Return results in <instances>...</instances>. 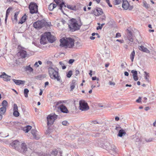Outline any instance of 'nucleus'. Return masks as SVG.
<instances>
[{
	"mask_svg": "<svg viewBox=\"0 0 156 156\" xmlns=\"http://www.w3.org/2000/svg\"><path fill=\"white\" fill-rule=\"evenodd\" d=\"M48 69L50 78L53 80H56L62 84V81L59 74L58 69L57 68H53L50 66L48 67Z\"/></svg>",
	"mask_w": 156,
	"mask_h": 156,
	"instance_id": "obj_1",
	"label": "nucleus"
},
{
	"mask_svg": "<svg viewBox=\"0 0 156 156\" xmlns=\"http://www.w3.org/2000/svg\"><path fill=\"white\" fill-rule=\"evenodd\" d=\"M60 46L62 47H64L66 48H72L74 46V39L71 38H67L65 39L63 38L60 40Z\"/></svg>",
	"mask_w": 156,
	"mask_h": 156,
	"instance_id": "obj_2",
	"label": "nucleus"
},
{
	"mask_svg": "<svg viewBox=\"0 0 156 156\" xmlns=\"http://www.w3.org/2000/svg\"><path fill=\"white\" fill-rule=\"evenodd\" d=\"M72 20L71 23L69 25L70 30L72 31L79 30L82 24L80 22V20L78 21L76 20L75 19Z\"/></svg>",
	"mask_w": 156,
	"mask_h": 156,
	"instance_id": "obj_3",
	"label": "nucleus"
},
{
	"mask_svg": "<svg viewBox=\"0 0 156 156\" xmlns=\"http://www.w3.org/2000/svg\"><path fill=\"white\" fill-rule=\"evenodd\" d=\"M17 151L22 153L25 154L27 156H28L29 155V152H31V150L30 149H27V145L24 142L22 143L21 144L20 147H19Z\"/></svg>",
	"mask_w": 156,
	"mask_h": 156,
	"instance_id": "obj_4",
	"label": "nucleus"
},
{
	"mask_svg": "<svg viewBox=\"0 0 156 156\" xmlns=\"http://www.w3.org/2000/svg\"><path fill=\"white\" fill-rule=\"evenodd\" d=\"M29 8L31 13H36L38 12V6L36 3L31 2L29 5Z\"/></svg>",
	"mask_w": 156,
	"mask_h": 156,
	"instance_id": "obj_5",
	"label": "nucleus"
},
{
	"mask_svg": "<svg viewBox=\"0 0 156 156\" xmlns=\"http://www.w3.org/2000/svg\"><path fill=\"white\" fill-rule=\"evenodd\" d=\"M47 22L44 20L38 21L33 24V27L36 29H40L44 27Z\"/></svg>",
	"mask_w": 156,
	"mask_h": 156,
	"instance_id": "obj_6",
	"label": "nucleus"
},
{
	"mask_svg": "<svg viewBox=\"0 0 156 156\" xmlns=\"http://www.w3.org/2000/svg\"><path fill=\"white\" fill-rule=\"evenodd\" d=\"M57 115L55 114H50L48 116L47 119L48 125H51L53 124L55 120L57 119Z\"/></svg>",
	"mask_w": 156,
	"mask_h": 156,
	"instance_id": "obj_7",
	"label": "nucleus"
},
{
	"mask_svg": "<svg viewBox=\"0 0 156 156\" xmlns=\"http://www.w3.org/2000/svg\"><path fill=\"white\" fill-rule=\"evenodd\" d=\"M80 109L82 111L87 110L89 108L88 104L84 101L81 100L79 101Z\"/></svg>",
	"mask_w": 156,
	"mask_h": 156,
	"instance_id": "obj_8",
	"label": "nucleus"
},
{
	"mask_svg": "<svg viewBox=\"0 0 156 156\" xmlns=\"http://www.w3.org/2000/svg\"><path fill=\"white\" fill-rule=\"evenodd\" d=\"M18 48H21L18 54L22 58H25L28 57V55L27 54V52L24 50V48L21 47L20 46H19Z\"/></svg>",
	"mask_w": 156,
	"mask_h": 156,
	"instance_id": "obj_9",
	"label": "nucleus"
},
{
	"mask_svg": "<svg viewBox=\"0 0 156 156\" xmlns=\"http://www.w3.org/2000/svg\"><path fill=\"white\" fill-rule=\"evenodd\" d=\"M10 145L18 150L20 147V142L18 140H15L10 144Z\"/></svg>",
	"mask_w": 156,
	"mask_h": 156,
	"instance_id": "obj_10",
	"label": "nucleus"
},
{
	"mask_svg": "<svg viewBox=\"0 0 156 156\" xmlns=\"http://www.w3.org/2000/svg\"><path fill=\"white\" fill-rule=\"evenodd\" d=\"M44 35H47L48 40L50 42L52 43L56 40L55 37L52 36L50 32L45 33Z\"/></svg>",
	"mask_w": 156,
	"mask_h": 156,
	"instance_id": "obj_11",
	"label": "nucleus"
},
{
	"mask_svg": "<svg viewBox=\"0 0 156 156\" xmlns=\"http://www.w3.org/2000/svg\"><path fill=\"white\" fill-rule=\"evenodd\" d=\"M54 1L57 5H59V9L61 10L62 12H63L62 8L66 7V5L65 4L64 2H61L60 0H54Z\"/></svg>",
	"mask_w": 156,
	"mask_h": 156,
	"instance_id": "obj_12",
	"label": "nucleus"
},
{
	"mask_svg": "<svg viewBox=\"0 0 156 156\" xmlns=\"http://www.w3.org/2000/svg\"><path fill=\"white\" fill-rule=\"evenodd\" d=\"M47 40H48L47 35H45L44 33L41 37L40 40V43L41 44H44L46 43Z\"/></svg>",
	"mask_w": 156,
	"mask_h": 156,
	"instance_id": "obj_13",
	"label": "nucleus"
},
{
	"mask_svg": "<svg viewBox=\"0 0 156 156\" xmlns=\"http://www.w3.org/2000/svg\"><path fill=\"white\" fill-rule=\"evenodd\" d=\"M1 77L3 78V80L5 81H8L10 80V76L7 75L5 73H3L0 76Z\"/></svg>",
	"mask_w": 156,
	"mask_h": 156,
	"instance_id": "obj_14",
	"label": "nucleus"
},
{
	"mask_svg": "<svg viewBox=\"0 0 156 156\" xmlns=\"http://www.w3.org/2000/svg\"><path fill=\"white\" fill-rule=\"evenodd\" d=\"M31 133L34 139L38 140L40 138V136L37 134L36 130L32 129L31 131Z\"/></svg>",
	"mask_w": 156,
	"mask_h": 156,
	"instance_id": "obj_15",
	"label": "nucleus"
},
{
	"mask_svg": "<svg viewBox=\"0 0 156 156\" xmlns=\"http://www.w3.org/2000/svg\"><path fill=\"white\" fill-rule=\"evenodd\" d=\"M129 4L127 0H122V7L124 9L126 10L129 7Z\"/></svg>",
	"mask_w": 156,
	"mask_h": 156,
	"instance_id": "obj_16",
	"label": "nucleus"
},
{
	"mask_svg": "<svg viewBox=\"0 0 156 156\" xmlns=\"http://www.w3.org/2000/svg\"><path fill=\"white\" fill-rule=\"evenodd\" d=\"M118 149L116 147L114 146H112L111 148L110 151V154L114 155H115L117 153Z\"/></svg>",
	"mask_w": 156,
	"mask_h": 156,
	"instance_id": "obj_17",
	"label": "nucleus"
},
{
	"mask_svg": "<svg viewBox=\"0 0 156 156\" xmlns=\"http://www.w3.org/2000/svg\"><path fill=\"white\" fill-rule=\"evenodd\" d=\"M131 73L133 74V76L134 80L135 81H136L138 80V78L137 76V71L133 70H131Z\"/></svg>",
	"mask_w": 156,
	"mask_h": 156,
	"instance_id": "obj_18",
	"label": "nucleus"
},
{
	"mask_svg": "<svg viewBox=\"0 0 156 156\" xmlns=\"http://www.w3.org/2000/svg\"><path fill=\"white\" fill-rule=\"evenodd\" d=\"M127 39L126 40L127 42L128 43H130V44H131V43H130V42H133V40L132 38V33L131 32L129 33V34L127 36Z\"/></svg>",
	"mask_w": 156,
	"mask_h": 156,
	"instance_id": "obj_19",
	"label": "nucleus"
},
{
	"mask_svg": "<svg viewBox=\"0 0 156 156\" xmlns=\"http://www.w3.org/2000/svg\"><path fill=\"white\" fill-rule=\"evenodd\" d=\"M59 108L62 112L64 113H67L68 112V110L65 106L63 105H60L59 106Z\"/></svg>",
	"mask_w": 156,
	"mask_h": 156,
	"instance_id": "obj_20",
	"label": "nucleus"
},
{
	"mask_svg": "<svg viewBox=\"0 0 156 156\" xmlns=\"http://www.w3.org/2000/svg\"><path fill=\"white\" fill-rule=\"evenodd\" d=\"M138 48L140 50L143 52L147 53H150V51L146 48L144 47L142 45L139 46Z\"/></svg>",
	"mask_w": 156,
	"mask_h": 156,
	"instance_id": "obj_21",
	"label": "nucleus"
},
{
	"mask_svg": "<svg viewBox=\"0 0 156 156\" xmlns=\"http://www.w3.org/2000/svg\"><path fill=\"white\" fill-rule=\"evenodd\" d=\"M12 80L17 85L24 84L25 82L24 80H16L14 79H13Z\"/></svg>",
	"mask_w": 156,
	"mask_h": 156,
	"instance_id": "obj_22",
	"label": "nucleus"
},
{
	"mask_svg": "<svg viewBox=\"0 0 156 156\" xmlns=\"http://www.w3.org/2000/svg\"><path fill=\"white\" fill-rule=\"evenodd\" d=\"M67 63V62L66 60H64L59 62L60 65L61 66L62 69H65L66 68V65Z\"/></svg>",
	"mask_w": 156,
	"mask_h": 156,
	"instance_id": "obj_23",
	"label": "nucleus"
},
{
	"mask_svg": "<svg viewBox=\"0 0 156 156\" xmlns=\"http://www.w3.org/2000/svg\"><path fill=\"white\" fill-rule=\"evenodd\" d=\"M126 133V132L123 129H120L119 130L118 136L119 137H121L122 136H124Z\"/></svg>",
	"mask_w": 156,
	"mask_h": 156,
	"instance_id": "obj_24",
	"label": "nucleus"
},
{
	"mask_svg": "<svg viewBox=\"0 0 156 156\" xmlns=\"http://www.w3.org/2000/svg\"><path fill=\"white\" fill-rule=\"evenodd\" d=\"M76 84L77 83L76 80H72V83L70 84L71 90H73Z\"/></svg>",
	"mask_w": 156,
	"mask_h": 156,
	"instance_id": "obj_25",
	"label": "nucleus"
},
{
	"mask_svg": "<svg viewBox=\"0 0 156 156\" xmlns=\"http://www.w3.org/2000/svg\"><path fill=\"white\" fill-rule=\"evenodd\" d=\"M27 17V16L26 14L24 15L22 17L20 21L19 22V23L22 24L26 20Z\"/></svg>",
	"mask_w": 156,
	"mask_h": 156,
	"instance_id": "obj_26",
	"label": "nucleus"
},
{
	"mask_svg": "<svg viewBox=\"0 0 156 156\" xmlns=\"http://www.w3.org/2000/svg\"><path fill=\"white\" fill-rule=\"evenodd\" d=\"M56 7V5L52 3H51L48 6V9L52 11L53 9Z\"/></svg>",
	"mask_w": 156,
	"mask_h": 156,
	"instance_id": "obj_27",
	"label": "nucleus"
},
{
	"mask_svg": "<svg viewBox=\"0 0 156 156\" xmlns=\"http://www.w3.org/2000/svg\"><path fill=\"white\" fill-rule=\"evenodd\" d=\"M31 128L32 127L31 126L28 125L23 128V130L25 131V133H28L29 131L31 129Z\"/></svg>",
	"mask_w": 156,
	"mask_h": 156,
	"instance_id": "obj_28",
	"label": "nucleus"
},
{
	"mask_svg": "<svg viewBox=\"0 0 156 156\" xmlns=\"http://www.w3.org/2000/svg\"><path fill=\"white\" fill-rule=\"evenodd\" d=\"M6 111V108L2 107L0 108V114L2 115H4L5 112Z\"/></svg>",
	"mask_w": 156,
	"mask_h": 156,
	"instance_id": "obj_29",
	"label": "nucleus"
},
{
	"mask_svg": "<svg viewBox=\"0 0 156 156\" xmlns=\"http://www.w3.org/2000/svg\"><path fill=\"white\" fill-rule=\"evenodd\" d=\"M11 10V8H9L7 9L6 11V16H5V22H6L7 20V17L8 16V15L9 14V13L10 12Z\"/></svg>",
	"mask_w": 156,
	"mask_h": 156,
	"instance_id": "obj_30",
	"label": "nucleus"
},
{
	"mask_svg": "<svg viewBox=\"0 0 156 156\" xmlns=\"http://www.w3.org/2000/svg\"><path fill=\"white\" fill-rule=\"evenodd\" d=\"M135 55V51L134 50H133L131 52L130 55V59L131 61L133 62V61Z\"/></svg>",
	"mask_w": 156,
	"mask_h": 156,
	"instance_id": "obj_31",
	"label": "nucleus"
},
{
	"mask_svg": "<svg viewBox=\"0 0 156 156\" xmlns=\"http://www.w3.org/2000/svg\"><path fill=\"white\" fill-rule=\"evenodd\" d=\"M25 69L26 71H28L30 72H32L33 71V69L30 66V65L26 67Z\"/></svg>",
	"mask_w": 156,
	"mask_h": 156,
	"instance_id": "obj_32",
	"label": "nucleus"
},
{
	"mask_svg": "<svg viewBox=\"0 0 156 156\" xmlns=\"http://www.w3.org/2000/svg\"><path fill=\"white\" fill-rule=\"evenodd\" d=\"M67 8L71 10H75L76 9V7L74 5H67Z\"/></svg>",
	"mask_w": 156,
	"mask_h": 156,
	"instance_id": "obj_33",
	"label": "nucleus"
},
{
	"mask_svg": "<svg viewBox=\"0 0 156 156\" xmlns=\"http://www.w3.org/2000/svg\"><path fill=\"white\" fill-rule=\"evenodd\" d=\"M91 13L94 14L96 16H98V14L97 10L96 9H94L93 10H92L91 11Z\"/></svg>",
	"mask_w": 156,
	"mask_h": 156,
	"instance_id": "obj_34",
	"label": "nucleus"
},
{
	"mask_svg": "<svg viewBox=\"0 0 156 156\" xmlns=\"http://www.w3.org/2000/svg\"><path fill=\"white\" fill-rule=\"evenodd\" d=\"M96 9L97 10V13L98 14V16L101 15L103 13L102 10L100 8H98Z\"/></svg>",
	"mask_w": 156,
	"mask_h": 156,
	"instance_id": "obj_35",
	"label": "nucleus"
},
{
	"mask_svg": "<svg viewBox=\"0 0 156 156\" xmlns=\"http://www.w3.org/2000/svg\"><path fill=\"white\" fill-rule=\"evenodd\" d=\"M72 74H73V72H72V71L70 70V71H69L68 73H67L66 76L67 77H68V78H69L71 77V76L72 75Z\"/></svg>",
	"mask_w": 156,
	"mask_h": 156,
	"instance_id": "obj_36",
	"label": "nucleus"
},
{
	"mask_svg": "<svg viewBox=\"0 0 156 156\" xmlns=\"http://www.w3.org/2000/svg\"><path fill=\"white\" fill-rule=\"evenodd\" d=\"M29 92V90L27 89L26 88L24 90V95L25 97L27 98L28 97V94Z\"/></svg>",
	"mask_w": 156,
	"mask_h": 156,
	"instance_id": "obj_37",
	"label": "nucleus"
},
{
	"mask_svg": "<svg viewBox=\"0 0 156 156\" xmlns=\"http://www.w3.org/2000/svg\"><path fill=\"white\" fill-rule=\"evenodd\" d=\"M8 103L5 100H4L2 103V107L6 108V106H7Z\"/></svg>",
	"mask_w": 156,
	"mask_h": 156,
	"instance_id": "obj_38",
	"label": "nucleus"
},
{
	"mask_svg": "<svg viewBox=\"0 0 156 156\" xmlns=\"http://www.w3.org/2000/svg\"><path fill=\"white\" fill-rule=\"evenodd\" d=\"M42 62L40 61H38V62H36L34 64V66H35L37 68L39 66V65H38V63L40 65H41L42 64Z\"/></svg>",
	"mask_w": 156,
	"mask_h": 156,
	"instance_id": "obj_39",
	"label": "nucleus"
},
{
	"mask_svg": "<svg viewBox=\"0 0 156 156\" xmlns=\"http://www.w3.org/2000/svg\"><path fill=\"white\" fill-rule=\"evenodd\" d=\"M19 113L18 111H14L13 112V115L15 117H18L19 115Z\"/></svg>",
	"mask_w": 156,
	"mask_h": 156,
	"instance_id": "obj_40",
	"label": "nucleus"
},
{
	"mask_svg": "<svg viewBox=\"0 0 156 156\" xmlns=\"http://www.w3.org/2000/svg\"><path fill=\"white\" fill-rule=\"evenodd\" d=\"M144 6L147 9H148L149 7V5L146 2H143Z\"/></svg>",
	"mask_w": 156,
	"mask_h": 156,
	"instance_id": "obj_41",
	"label": "nucleus"
},
{
	"mask_svg": "<svg viewBox=\"0 0 156 156\" xmlns=\"http://www.w3.org/2000/svg\"><path fill=\"white\" fill-rule=\"evenodd\" d=\"M121 2V0H115L114 3L115 5H118Z\"/></svg>",
	"mask_w": 156,
	"mask_h": 156,
	"instance_id": "obj_42",
	"label": "nucleus"
},
{
	"mask_svg": "<svg viewBox=\"0 0 156 156\" xmlns=\"http://www.w3.org/2000/svg\"><path fill=\"white\" fill-rule=\"evenodd\" d=\"M14 108H13V111H18V106L16 104H14L13 105Z\"/></svg>",
	"mask_w": 156,
	"mask_h": 156,
	"instance_id": "obj_43",
	"label": "nucleus"
},
{
	"mask_svg": "<svg viewBox=\"0 0 156 156\" xmlns=\"http://www.w3.org/2000/svg\"><path fill=\"white\" fill-rule=\"evenodd\" d=\"M62 124L63 125L67 126L69 125L68 122L66 121H64L62 122Z\"/></svg>",
	"mask_w": 156,
	"mask_h": 156,
	"instance_id": "obj_44",
	"label": "nucleus"
},
{
	"mask_svg": "<svg viewBox=\"0 0 156 156\" xmlns=\"http://www.w3.org/2000/svg\"><path fill=\"white\" fill-rule=\"evenodd\" d=\"M19 13V12H16L15 13V15H14V19L16 21L17 20V16L18 15Z\"/></svg>",
	"mask_w": 156,
	"mask_h": 156,
	"instance_id": "obj_45",
	"label": "nucleus"
},
{
	"mask_svg": "<svg viewBox=\"0 0 156 156\" xmlns=\"http://www.w3.org/2000/svg\"><path fill=\"white\" fill-rule=\"evenodd\" d=\"M153 138H150L148 139H145V141L147 142H152L153 141Z\"/></svg>",
	"mask_w": 156,
	"mask_h": 156,
	"instance_id": "obj_46",
	"label": "nucleus"
},
{
	"mask_svg": "<svg viewBox=\"0 0 156 156\" xmlns=\"http://www.w3.org/2000/svg\"><path fill=\"white\" fill-rule=\"evenodd\" d=\"M135 140L136 142H141L142 141L141 139L139 137H136Z\"/></svg>",
	"mask_w": 156,
	"mask_h": 156,
	"instance_id": "obj_47",
	"label": "nucleus"
},
{
	"mask_svg": "<svg viewBox=\"0 0 156 156\" xmlns=\"http://www.w3.org/2000/svg\"><path fill=\"white\" fill-rule=\"evenodd\" d=\"M43 78L42 76V75H39L36 77V79L38 80H41Z\"/></svg>",
	"mask_w": 156,
	"mask_h": 156,
	"instance_id": "obj_48",
	"label": "nucleus"
},
{
	"mask_svg": "<svg viewBox=\"0 0 156 156\" xmlns=\"http://www.w3.org/2000/svg\"><path fill=\"white\" fill-rule=\"evenodd\" d=\"M92 79L93 80H97V81H99V78H97L96 76L92 77Z\"/></svg>",
	"mask_w": 156,
	"mask_h": 156,
	"instance_id": "obj_49",
	"label": "nucleus"
},
{
	"mask_svg": "<svg viewBox=\"0 0 156 156\" xmlns=\"http://www.w3.org/2000/svg\"><path fill=\"white\" fill-rule=\"evenodd\" d=\"M141 98L140 97H139L138 99H137L136 101L138 103H139L141 102Z\"/></svg>",
	"mask_w": 156,
	"mask_h": 156,
	"instance_id": "obj_50",
	"label": "nucleus"
},
{
	"mask_svg": "<svg viewBox=\"0 0 156 156\" xmlns=\"http://www.w3.org/2000/svg\"><path fill=\"white\" fill-rule=\"evenodd\" d=\"M144 73H145V74H146V76H145V79L147 80H148V79L147 78V76H148V73H147L145 71H144Z\"/></svg>",
	"mask_w": 156,
	"mask_h": 156,
	"instance_id": "obj_51",
	"label": "nucleus"
},
{
	"mask_svg": "<svg viewBox=\"0 0 156 156\" xmlns=\"http://www.w3.org/2000/svg\"><path fill=\"white\" fill-rule=\"evenodd\" d=\"M121 36V34L119 33H118L116 34L115 37L118 38L120 37Z\"/></svg>",
	"mask_w": 156,
	"mask_h": 156,
	"instance_id": "obj_52",
	"label": "nucleus"
},
{
	"mask_svg": "<svg viewBox=\"0 0 156 156\" xmlns=\"http://www.w3.org/2000/svg\"><path fill=\"white\" fill-rule=\"evenodd\" d=\"M75 72H76L75 75H76V76H77L80 73V71L78 69H76Z\"/></svg>",
	"mask_w": 156,
	"mask_h": 156,
	"instance_id": "obj_53",
	"label": "nucleus"
},
{
	"mask_svg": "<svg viewBox=\"0 0 156 156\" xmlns=\"http://www.w3.org/2000/svg\"><path fill=\"white\" fill-rule=\"evenodd\" d=\"M106 2L108 3V5L110 7H112V5L110 4L109 2V0H105Z\"/></svg>",
	"mask_w": 156,
	"mask_h": 156,
	"instance_id": "obj_54",
	"label": "nucleus"
},
{
	"mask_svg": "<svg viewBox=\"0 0 156 156\" xmlns=\"http://www.w3.org/2000/svg\"><path fill=\"white\" fill-rule=\"evenodd\" d=\"M74 61V60L73 59H70L69 61V63L71 64L73 63Z\"/></svg>",
	"mask_w": 156,
	"mask_h": 156,
	"instance_id": "obj_55",
	"label": "nucleus"
},
{
	"mask_svg": "<svg viewBox=\"0 0 156 156\" xmlns=\"http://www.w3.org/2000/svg\"><path fill=\"white\" fill-rule=\"evenodd\" d=\"M121 127H120V126L119 125L116 126L115 127V129L116 130H117L118 131L119 130H119H120V129H121Z\"/></svg>",
	"mask_w": 156,
	"mask_h": 156,
	"instance_id": "obj_56",
	"label": "nucleus"
},
{
	"mask_svg": "<svg viewBox=\"0 0 156 156\" xmlns=\"http://www.w3.org/2000/svg\"><path fill=\"white\" fill-rule=\"evenodd\" d=\"M95 35H96L97 36H98V37H100V36L98 34V33H93L92 34V36H95Z\"/></svg>",
	"mask_w": 156,
	"mask_h": 156,
	"instance_id": "obj_57",
	"label": "nucleus"
},
{
	"mask_svg": "<svg viewBox=\"0 0 156 156\" xmlns=\"http://www.w3.org/2000/svg\"><path fill=\"white\" fill-rule=\"evenodd\" d=\"M116 41H118L120 42L121 43H123L124 41L123 40H119V39H117Z\"/></svg>",
	"mask_w": 156,
	"mask_h": 156,
	"instance_id": "obj_58",
	"label": "nucleus"
},
{
	"mask_svg": "<svg viewBox=\"0 0 156 156\" xmlns=\"http://www.w3.org/2000/svg\"><path fill=\"white\" fill-rule=\"evenodd\" d=\"M109 84L110 85H115V83L114 82H112L111 81H109Z\"/></svg>",
	"mask_w": 156,
	"mask_h": 156,
	"instance_id": "obj_59",
	"label": "nucleus"
},
{
	"mask_svg": "<svg viewBox=\"0 0 156 156\" xmlns=\"http://www.w3.org/2000/svg\"><path fill=\"white\" fill-rule=\"evenodd\" d=\"M124 75L125 76H129V74L127 72H125L124 73Z\"/></svg>",
	"mask_w": 156,
	"mask_h": 156,
	"instance_id": "obj_60",
	"label": "nucleus"
},
{
	"mask_svg": "<svg viewBox=\"0 0 156 156\" xmlns=\"http://www.w3.org/2000/svg\"><path fill=\"white\" fill-rule=\"evenodd\" d=\"M101 27L100 26H99L97 27V30H98L99 29H102Z\"/></svg>",
	"mask_w": 156,
	"mask_h": 156,
	"instance_id": "obj_61",
	"label": "nucleus"
},
{
	"mask_svg": "<svg viewBox=\"0 0 156 156\" xmlns=\"http://www.w3.org/2000/svg\"><path fill=\"white\" fill-rule=\"evenodd\" d=\"M150 109V108L149 107H146L145 108V110L146 111H147Z\"/></svg>",
	"mask_w": 156,
	"mask_h": 156,
	"instance_id": "obj_62",
	"label": "nucleus"
},
{
	"mask_svg": "<svg viewBox=\"0 0 156 156\" xmlns=\"http://www.w3.org/2000/svg\"><path fill=\"white\" fill-rule=\"evenodd\" d=\"M49 84V82L48 81L47 82H45V85H44V87H46V86L47 85H48Z\"/></svg>",
	"mask_w": 156,
	"mask_h": 156,
	"instance_id": "obj_63",
	"label": "nucleus"
},
{
	"mask_svg": "<svg viewBox=\"0 0 156 156\" xmlns=\"http://www.w3.org/2000/svg\"><path fill=\"white\" fill-rule=\"evenodd\" d=\"M90 39L92 40H93L95 39V37L94 36H91L90 37Z\"/></svg>",
	"mask_w": 156,
	"mask_h": 156,
	"instance_id": "obj_64",
	"label": "nucleus"
}]
</instances>
